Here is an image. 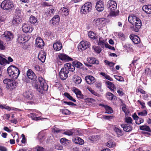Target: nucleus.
Listing matches in <instances>:
<instances>
[{"label":"nucleus","mask_w":151,"mask_h":151,"mask_svg":"<svg viewBox=\"0 0 151 151\" xmlns=\"http://www.w3.org/2000/svg\"><path fill=\"white\" fill-rule=\"evenodd\" d=\"M62 11V13L65 16H68L69 14L68 9V8L63 7L60 9V11Z\"/></svg>","instance_id":"nucleus-38"},{"label":"nucleus","mask_w":151,"mask_h":151,"mask_svg":"<svg viewBox=\"0 0 151 151\" xmlns=\"http://www.w3.org/2000/svg\"><path fill=\"white\" fill-rule=\"evenodd\" d=\"M106 83L108 86V88H109L111 91H114V89L115 88V86L112 82L108 81H106Z\"/></svg>","instance_id":"nucleus-36"},{"label":"nucleus","mask_w":151,"mask_h":151,"mask_svg":"<svg viewBox=\"0 0 151 151\" xmlns=\"http://www.w3.org/2000/svg\"><path fill=\"white\" fill-rule=\"evenodd\" d=\"M147 111L146 110H145L142 111H141V112H138V114L139 116L141 115V116H145L146 115H147Z\"/></svg>","instance_id":"nucleus-54"},{"label":"nucleus","mask_w":151,"mask_h":151,"mask_svg":"<svg viewBox=\"0 0 151 151\" xmlns=\"http://www.w3.org/2000/svg\"><path fill=\"white\" fill-rule=\"evenodd\" d=\"M35 43L36 47L42 48L44 46V42L40 37H38L36 39Z\"/></svg>","instance_id":"nucleus-21"},{"label":"nucleus","mask_w":151,"mask_h":151,"mask_svg":"<svg viewBox=\"0 0 151 151\" xmlns=\"http://www.w3.org/2000/svg\"><path fill=\"white\" fill-rule=\"evenodd\" d=\"M69 71L66 69V68H62L59 72V77L62 80H65L68 77Z\"/></svg>","instance_id":"nucleus-9"},{"label":"nucleus","mask_w":151,"mask_h":151,"mask_svg":"<svg viewBox=\"0 0 151 151\" xmlns=\"http://www.w3.org/2000/svg\"><path fill=\"white\" fill-rule=\"evenodd\" d=\"M29 39L28 36L24 35H19L18 36L17 42L19 43H24L27 42Z\"/></svg>","instance_id":"nucleus-14"},{"label":"nucleus","mask_w":151,"mask_h":151,"mask_svg":"<svg viewBox=\"0 0 151 151\" xmlns=\"http://www.w3.org/2000/svg\"><path fill=\"white\" fill-rule=\"evenodd\" d=\"M107 6L109 9L111 11H115L117 7L116 2L113 0L108 1Z\"/></svg>","instance_id":"nucleus-11"},{"label":"nucleus","mask_w":151,"mask_h":151,"mask_svg":"<svg viewBox=\"0 0 151 151\" xmlns=\"http://www.w3.org/2000/svg\"><path fill=\"white\" fill-rule=\"evenodd\" d=\"M92 4L91 2L86 3L82 6L81 12L84 14L90 12L92 9Z\"/></svg>","instance_id":"nucleus-6"},{"label":"nucleus","mask_w":151,"mask_h":151,"mask_svg":"<svg viewBox=\"0 0 151 151\" xmlns=\"http://www.w3.org/2000/svg\"><path fill=\"white\" fill-rule=\"evenodd\" d=\"M72 64L75 67H76L78 68H81L83 66V64L81 63L77 60L73 61L72 62Z\"/></svg>","instance_id":"nucleus-35"},{"label":"nucleus","mask_w":151,"mask_h":151,"mask_svg":"<svg viewBox=\"0 0 151 151\" xmlns=\"http://www.w3.org/2000/svg\"><path fill=\"white\" fill-rule=\"evenodd\" d=\"M74 133V130L73 129H71L70 130H68L67 131L65 132L64 134H65L70 136L73 134Z\"/></svg>","instance_id":"nucleus-46"},{"label":"nucleus","mask_w":151,"mask_h":151,"mask_svg":"<svg viewBox=\"0 0 151 151\" xmlns=\"http://www.w3.org/2000/svg\"><path fill=\"white\" fill-rule=\"evenodd\" d=\"M21 11L20 9L19 8L17 7L15 9V12L16 14H17V15H20V16H21Z\"/></svg>","instance_id":"nucleus-58"},{"label":"nucleus","mask_w":151,"mask_h":151,"mask_svg":"<svg viewBox=\"0 0 151 151\" xmlns=\"http://www.w3.org/2000/svg\"><path fill=\"white\" fill-rule=\"evenodd\" d=\"M63 103L69 106H76V105L71 102H68L66 101H64Z\"/></svg>","instance_id":"nucleus-57"},{"label":"nucleus","mask_w":151,"mask_h":151,"mask_svg":"<svg viewBox=\"0 0 151 151\" xmlns=\"http://www.w3.org/2000/svg\"><path fill=\"white\" fill-rule=\"evenodd\" d=\"M129 38L135 44L139 43L141 41L139 37L136 35L131 34L129 36Z\"/></svg>","instance_id":"nucleus-20"},{"label":"nucleus","mask_w":151,"mask_h":151,"mask_svg":"<svg viewBox=\"0 0 151 151\" xmlns=\"http://www.w3.org/2000/svg\"><path fill=\"white\" fill-rule=\"evenodd\" d=\"M62 114L65 115H69L71 113V112L67 109H62L60 110Z\"/></svg>","instance_id":"nucleus-43"},{"label":"nucleus","mask_w":151,"mask_h":151,"mask_svg":"<svg viewBox=\"0 0 151 151\" xmlns=\"http://www.w3.org/2000/svg\"><path fill=\"white\" fill-rule=\"evenodd\" d=\"M114 97V95L111 93L109 92L107 93V98L109 100H112Z\"/></svg>","instance_id":"nucleus-53"},{"label":"nucleus","mask_w":151,"mask_h":151,"mask_svg":"<svg viewBox=\"0 0 151 151\" xmlns=\"http://www.w3.org/2000/svg\"><path fill=\"white\" fill-rule=\"evenodd\" d=\"M30 116L32 119L35 120V117H37L36 114L35 113H32L30 114Z\"/></svg>","instance_id":"nucleus-64"},{"label":"nucleus","mask_w":151,"mask_h":151,"mask_svg":"<svg viewBox=\"0 0 151 151\" xmlns=\"http://www.w3.org/2000/svg\"><path fill=\"white\" fill-rule=\"evenodd\" d=\"M73 83L76 84H80L82 81L81 78L76 75L73 76Z\"/></svg>","instance_id":"nucleus-28"},{"label":"nucleus","mask_w":151,"mask_h":151,"mask_svg":"<svg viewBox=\"0 0 151 151\" xmlns=\"http://www.w3.org/2000/svg\"><path fill=\"white\" fill-rule=\"evenodd\" d=\"M99 106H102L105 108L106 110L105 113L111 114L113 112V110L112 108L108 106L102 104H100Z\"/></svg>","instance_id":"nucleus-27"},{"label":"nucleus","mask_w":151,"mask_h":151,"mask_svg":"<svg viewBox=\"0 0 151 151\" xmlns=\"http://www.w3.org/2000/svg\"><path fill=\"white\" fill-rule=\"evenodd\" d=\"M3 83L6 85L7 89L12 90L16 88L17 83L14 80L6 78L3 80Z\"/></svg>","instance_id":"nucleus-4"},{"label":"nucleus","mask_w":151,"mask_h":151,"mask_svg":"<svg viewBox=\"0 0 151 151\" xmlns=\"http://www.w3.org/2000/svg\"><path fill=\"white\" fill-rule=\"evenodd\" d=\"M63 95L70 100L75 102H76V100L75 99H73V97L70 96L69 93L65 92L64 93Z\"/></svg>","instance_id":"nucleus-40"},{"label":"nucleus","mask_w":151,"mask_h":151,"mask_svg":"<svg viewBox=\"0 0 151 151\" xmlns=\"http://www.w3.org/2000/svg\"><path fill=\"white\" fill-rule=\"evenodd\" d=\"M0 6L3 9L9 10H11L14 5L13 3L10 0H4L1 3Z\"/></svg>","instance_id":"nucleus-5"},{"label":"nucleus","mask_w":151,"mask_h":151,"mask_svg":"<svg viewBox=\"0 0 151 151\" xmlns=\"http://www.w3.org/2000/svg\"><path fill=\"white\" fill-rule=\"evenodd\" d=\"M143 11L147 14H151V5H147L143 6Z\"/></svg>","instance_id":"nucleus-32"},{"label":"nucleus","mask_w":151,"mask_h":151,"mask_svg":"<svg viewBox=\"0 0 151 151\" xmlns=\"http://www.w3.org/2000/svg\"><path fill=\"white\" fill-rule=\"evenodd\" d=\"M7 60L4 58L2 56L0 55V65H5L7 63H9Z\"/></svg>","instance_id":"nucleus-37"},{"label":"nucleus","mask_w":151,"mask_h":151,"mask_svg":"<svg viewBox=\"0 0 151 151\" xmlns=\"http://www.w3.org/2000/svg\"><path fill=\"white\" fill-rule=\"evenodd\" d=\"M86 82L88 84H92L96 82L95 78L90 75L86 76L85 78Z\"/></svg>","instance_id":"nucleus-18"},{"label":"nucleus","mask_w":151,"mask_h":151,"mask_svg":"<svg viewBox=\"0 0 151 151\" xmlns=\"http://www.w3.org/2000/svg\"><path fill=\"white\" fill-rule=\"evenodd\" d=\"M39 84L35 83V87L41 93H43L47 91L48 88V86L45 80L42 77H39L38 78Z\"/></svg>","instance_id":"nucleus-2"},{"label":"nucleus","mask_w":151,"mask_h":151,"mask_svg":"<svg viewBox=\"0 0 151 151\" xmlns=\"http://www.w3.org/2000/svg\"><path fill=\"white\" fill-rule=\"evenodd\" d=\"M104 40H101L100 38L99 39L98 45L100 46L102 48H104L105 44Z\"/></svg>","instance_id":"nucleus-51"},{"label":"nucleus","mask_w":151,"mask_h":151,"mask_svg":"<svg viewBox=\"0 0 151 151\" xmlns=\"http://www.w3.org/2000/svg\"><path fill=\"white\" fill-rule=\"evenodd\" d=\"M37 151H45V149L43 147L37 145L36 147Z\"/></svg>","instance_id":"nucleus-55"},{"label":"nucleus","mask_w":151,"mask_h":151,"mask_svg":"<svg viewBox=\"0 0 151 151\" xmlns=\"http://www.w3.org/2000/svg\"><path fill=\"white\" fill-rule=\"evenodd\" d=\"M73 141L76 144L82 145L84 143V140L78 137H76L73 139Z\"/></svg>","instance_id":"nucleus-30"},{"label":"nucleus","mask_w":151,"mask_h":151,"mask_svg":"<svg viewBox=\"0 0 151 151\" xmlns=\"http://www.w3.org/2000/svg\"><path fill=\"white\" fill-rule=\"evenodd\" d=\"M55 12V10L53 9H50L49 10L48 15L50 16H52L54 14Z\"/></svg>","instance_id":"nucleus-56"},{"label":"nucleus","mask_w":151,"mask_h":151,"mask_svg":"<svg viewBox=\"0 0 151 151\" xmlns=\"http://www.w3.org/2000/svg\"><path fill=\"white\" fill-rule=\"evenodd\" d=\"M111 12L110 15L111 16L115 17L118 14V13L116 12H115V11H111Z\"/></svg>","instance_id":"nucleus-62"},{"label":"nucleus","mask_w":151,"mask_h":151,"mask_svg":"<svg viewBox=\"0 0 151 151\" xmlns=\"http://www.w3.org/2000/svg\"><path fill=\"white\" fill-rule=\"evenodd\" d=\"M46 53L43 50H41L39 53L38 58L42 62L44 63L46 59Z\"/></svg>","instance_id":"nucleus-23"},{"label":"nucleus","mask_w":151,"mask_h":151,"mask_svg":"<svg viewBox=\"0 0 151 151\" xmlns=\"http://www.w3.org/2000/svg\"><path fill=\"white\" fill-rule=\"evenodd\" d=\"M114 116H113L109 115V116H106L105 115L104 116V117L107 120H110V119H112Z\"/></svg>","instance_id":"nucleus-59"},{"label":"nucleus","mask_w":151,"mask_h":151,"mask_svg":"<svg viewBox=\"0 0 151 151\" xmlns=\"http://www.w3.org/2000/svg\"><path fill=\"white\" fill-rule=\"evenodd\" d=\"M90 42L85 41L81 42L78 46V49H81L82 50H84L89 48L90 46Z\"/></svg>","instance_id":"nucleus-15"},{"label":"nucleus","mask_w":151,"mask_h":151,"mask_svg":"<svg viewBox=\"0 0 151 151\" xmlns=\"http://www.w3.org/2000/svg\"><path fill=\"white\" fill-rule=\"evenodd\" d=\"M60 17L58 15H56L54 16L50 21L51 23L53 25H55L60 21Z\"/></svg>","instance_id":"nucleus-31"},{"label":"nucleus","mask_w":151,"mask_h":151,"mask_svg":"<svg viewBox=\"0 0 151 151\" xmlns=\"http://www.w3.org/2000/svg\"><path fill=\"white\" fill-rule=\"evenodd\" d=\"M22 28L23 32L25 33L31 32L33 29L32 27L26 24H23Z\"/></svg>","instance_id":"nucleus-19"},{"label":"nucleus","mask_w":151,"mask_h":151,"mask_svg":"<svg viewBox=\"0 0 151 151\" xmlns=\"http://www.w3.org/2000/svg\"><path fill=\"white\" fill-rule=\"evenodd\" d=\"M114 77L117 80L121 82H123L124 81V78L122 76L114 75Z\"/></svg>","instance_id":"nucleus-47"},{"label":"nucleus","mask_w":151,"mask_h":151,"mask_svg":"<svg viewBox=\"0 0 151 151\" xmlns=\"http://www.w3.org/2000/svg\"><path fill=\"white\" fill-rule=\"evenodd\" d=\"M25 98L28 100H32L33 99L34 96L32 92L29 91H26L23 94Z\"/></svg>","instance_id":"nucleus-22"},{"label":"nucleus","mask_w":151,"mask_h":151,"mask_svg":"<svg viewBox=\"0 0 151 151\" xmlns=\"http://www.w3.org/2000/svg\"><path fill=\"white\" fill-rule=\"evenodd\" d=\"M87 60L88 62L89 63H88L86 62H84V65L88 67H91L92 65L90 64H99V61L96 58L93 57H88L87 59Z\"/></svg>","instance_id":"nucleus-7"},{"label":"nucleus","mask_w":151,"mask_h":151,"mask_svg":"<svg viewBox=\"0 0 151 151\" xmlns=\"http://www.w3.org/2000/svg\"><path fill=\"white\" fill-rule=\"evenodd\" d=\"M87 89L90 92L96 96H100V94L97 93L96 92H95L94 90H93L91 88L89 87H87Z\"/></svg>","instance_id":"nucleus-44"},{"label":"nucleus","mask_w":151,"mask_h":151,"mask_svg":"<svg viewBox=\"0 0 151 151\" xmlns=\"http://www.w3.org/2000/svg\"><path fill=\"white\" fill-rule=\"evenodd\" d=\"M22 21L21 16L15 14L12 20V23L15 25H18Z\"/></svg>","instance_id":"nucleus-13"},{"label":"nucleus","mask_w":151,"mask_h":151,"mask_svg":"<svg viewBox=\"0 0 151 151\" xmlns=\"http://www.w3.org/2000/svg\"><path fill=\"white\" fill-rule=\"evenodd\" d=\"M13 34L12 32L6 31L2 35L1 37L4 40L6 41H9L13 39Z\"/></svg>","instance_id":"nucleus-8"},{"label":"nucleus","mask_w":151,"mask_h":151,"mask_svg":"<svg viewBox=\"0 0 151 151\" xmlns=\"http://www.w3.org/2000/svg\"><path fill=\"white\" fill-rule=\"evenodd\" d=\"M45 35L48 37L52 35V33L50 31H47L45 32Z\"/></svg>","instance_id":"nucleus-63"},{"label":"nucleus","mask_w":151,"mask_h":151,"mask_svg":"<svg viewBox=\"0 0 151 151\" xmlns=\"http://www.w3.org/2000/svg\"><path fill=\"white\" fill-rule=\"evenodd\" d=\"M129 22L133 25L130 26L131 29L135 32H138L142 26L141 20L133 15H129L128 18Z\"/></svg>","instance_id":"nucleus-1"},{"label":"nucleus","mask_w":151,"mask_h":151,"mask_svg":"<svg viewBox=\"0 0 151 151\" xmlns=\"http://www.w3.org/2000/svg\"><path fill=\"white\" fill-rule=\"evenodd\" d=\"M7 71L10 77L13 80L17 79L20 73V71L17 67L12 65L8 68Z\"/></svg>","instance_id":"nucleus-3"},{"label":"nucleus","mask_w":151,"mask_h":151,"mask_svg":"<svg viewBox=\"0 0 151 151\" xmlns=\"http://www.w3.org/2000/svg\"><path fill=\"white\" fill-rule=\"evenodd\" d=\"M73 92L76 95L78 98L81 99L84 98V96L82 94L81 91L78 89L75 88L74 89Z\"/></svg>","instance_id":"nucleus-29"},{"label":"nucleus","mask_w":151,"mask_h":151,"mask_svg":"<svg viewBox=\"0 0 151 151\" xmlns=\"http://www.w3.org/2000/svg\"><path fill=\"white\" fill-rule=\"evenodd\" d=\"M6 48V47L3 41L0 40V50H4Z\"/></svg>","instance_id":"nucleus-52"},{"label":"nucleus","mask_w":151,"mask_h":151,"mask_svg":"<svg viewBox=\"0 0 151 151\" xmlns=\"http://www.w3.org/2000/svg\"><path fill=\"white\" fill-rule=\"evenodd\" d=\"M62 47V43L60 41H57L53 45V47L54 49L57 51L61 50Z\"/></svg>","instance_id":"nucleus-26"},{"label":"nucleus","mask_w":151,"mask_h":151,"mask_svg":"<svg viewBox=\"0 0 151 151\" xmlns=\"http://www.w3.org/2000/svg\"><path fill=\"white\" fill-rule=\"evenodd\" d=\"M93 48L94 49V51L97 53H99L101 51V48L99 47L93 46Z\"/></svg>","instance_id":"nucleus-49"},{"label":"nucleus","mask_w":151,"mask_h":151,"mask_svg":"<svg viewBox=\"0 0 151 151\" xmlns=\"http://www.w3.org/2000/svg\"><path fill=\"white\" fill-rule=\"evenodd\" d=\"M114 131L116 132L117 135H121L122 134V131L117 127H115Z\"/></svg>","instance_id":"nucleus-50"},{"label":"nucleus","mask_w":151,"mask_h":151,"mask_svg":"<svg viewBox=\"0 0 151 151\" xmlns=\"http://www.w3.org/2000/svg\"><path fill=\"white\" fill-rule=\"evenodd\" d=\"M95 7L98 11L99 12L102 11L104 8V2L102 1H98L96 4Z\"/></svg>","instance_id":"nucleus-16"},{"label":"nucleus","mask_w":151,"mask_h":151,"mask_svg":"<svg viewBox=\"0 0 151 151\" xmlns=\"http://www.w3.org/2000/svg\"><path fill=\"white\" fill-rule=\"evenodd\" d=\"M106 20L104 18L95 19L93 21V24L94 26L96 27H100L104 24Z\"/></svg>","instance_id":"nucleus-10"},{"label":"nucleus","mask_w":151,"mask_h":151,"mask_svg":"<svg viewBox=\"0 0 151 151\" xmlns=\"http://www.w3.org/2000/svg\"><path fill=\"white\" fill-rule=\"evenodd\" d=\"M65 68H66V69L68 71H69L73 72L75 70V67L73 64L72 65L71 64L69 63H67L64 65Z\"/></svg>","instance_id":"nucleus-25"},{"label":"nucleus","mask_w":151,"mask_h":151,"mask_svg":"<svg viewBox=\"0 0 151 151\" xmlns=\"http://www.w3.org/2000/svg\"><path fill=\"white\" fill-rule=\"evenodd\" d=\"M84 100L85 102L88 104H92L96 101L95 99L89 98H86Z\"/></svg>","instance_id":"nucleus-41"},{"label":"nucleus","mask_w":151,"mask_h":151,"mask_svg":"<svg viewBox=\"0 0 151 151\" xmlns=\"http://www.w3.org/2000/svg\"><path fill=\"white\" fill-rule=\"evenodd\" d=\"M58 56L60 59L65 61H72L73 60L71 58L65 54H60L58 55Z\"/></svg>","instance_id":"nucleus-17"},{"label":"nucleus","mask_w":151,"mask_h":151,"mask_svg":"<svg viewBox=\"0 0 151 151\" xmlns=\"http://www.w3.org/2000/svg\"><path fill=\"white\" fill-rule=\"evenodd\" d=\"M26 74L29 79L34 81H37V77L35 73L31 69H29L27 72Z\"/></svg>","instance_id":"nucleus-12"},{"label":"nucleus","mask_w":151,"mask_h":151,"mask_svg":"<svg viewBox=\"0 0 151 151\" xmlns=\"http://www.w3.org/2000/svg\"><path fill=\"white\" fill-rule=\"evenodd\" d=\"M35 70H36L38 72L42 71L41 69H42V68H40V67L39 66V65H36L35 66Z\"/></svg>","instance_id":"nucleus-60"},{"label":"nucleus","mask_w":151,"mask_h":151,"mask_svg":"<svg viewBox=\"0 0 151 151\" xmlns=\"http://www.w3.org/2000/svg\"><path fill=\"white\" fill-rule=\"evenodd\" d=\"M121 127L123 128L124 130L127 132H129L132 130V127L129 124H123L121 125Z\"/></svg>","instance_id":"nucleus-24"},{"label":"nucleus","mask_w":151,"mask_h":151,"mask_svg":"<svg viewBox=\"0 0 151 151\" xmlns=\"http://www.w3.org/2000/svg\"><path fill=\"white\" fill-rule=\"evenodd\" d=\"M96 35V34L92 31L89 32L88 33V37L93 40H95L97 38L95 36Z\"/></svg>","instance_id":"nucleus-42"},{"label":"nucleus","mask_w":151,"mask_h":151,"mask_svg":"<svg viewBox=\"0 0 151 151\" xmlns=\"http://www.w3.org/2000/svg\"><path fill=\"white\" fill-rule=\"evenodd\" d=\"M132 118L129 116H127L125 118V122L127 123V124H132Z\"/></svg>","instance_id":"nucleus-45"},{"label":"nucleus","mask_w":151,"mask_h":151,"mask_svg":"<svg viewBox=\"0 0 151 151\" xmlns=\"http://www.w3.org/2000/svg\"><path fill=\"white\" fill-rule=\"evenodd\" d=\"M139 129L145 131L149 132H151V130L150 129V127L145 125L140 126H139Z\"/></svg>","instance_id":"nucleus-34"},{"label":"nucleus","mask_w":151,"mask_h":151,"mask_svg":"<svg viewBox=\"0 0 151 151\" xmlns=\"http://www.w3.org/2000/svg\"><path fill=\"white\" fill-rule=\"evenodd\" d=\"M60 142L63 144L66 145H68L71 143L70 140L66 139L65 138H61L60 140Z\"/></svg>","instance_id":"nucleus-33"},{"label":"nucleus","mask_w":151,"mask_h":151,"mask_svg":"<svg viewBox=\"0 0 151 151\" xmlns=\"http://www.w3.org/2000/svg\"><path fill=\"white\" fill-rule=\"evenodd\" d=\"M22 139L21 140V142L22 143L24 144L26 142V139L25 137V135L23 134H22Z\"/></svg>","instance_id":"nucleus-61"},{"label":"nucleus","mask_w":151,"mask_h":151,"mask_svg":"<svg viewBox=\"0 0 151 151\" xmlns=\"http://www.w3.org/2000/svg\"><path fill=\"white\" fill-rule=\"evenodd\" d=\"M144 122V119L141 118L139 117L136 120H135V123L137 124H140Z\"/></svg>","instance_id":"nucleus-48"},{"label":"nucleus","mask_w":151,"mask_h":151,"mask_svg":"<svg viewBox=\"0 0 151 151\" xmlns=\"http://www.w3.org/2000/svg\"><path fill=\"white\" fill-rule=\"evenodd\" d=\"M37 21V19L34 16H31L29 18V22L32 24H35L36 23Z\"/></svg>","instance_id":"nucleus-39"}]
</instances>
